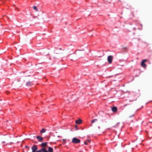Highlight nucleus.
<instances>
[{
    "label": "nucleus",
    "instance_id": "nucleus-13",
    "mask_svg": "<svg viewBox=\"0 0 152 152\" xmlns=\"http://www.w3.org/2000/svg\"><path fill=\"white\" fill-rule=\"evenodd\" d=\"M33 9L35 10L36 11H38L37 7L34 6L33 7Z\"/></svg>",
    "mask_w": 152,
    "mask_h": 152
},
{
    "label": "nucleus",
    "instance_id": "nucleus-8",
    "mask_svg": "<svg viewBox=\"0 0 152 152\" xmlns=\"http://www.w3.org/2000/svg\"><path fill=\"white\" fill-rule=\"evenodd\" d=\"M37 139L38 141L39 142H42L43 140V138L39 136H37Z\"/></svg>",
    "mask_w": 152,
    "mask_h": 152
},
{
    "label": "nucleus",
    "instance_id": "nucleus-5",
    "mask_svg": "<svg viewBox=\"0 0 152 152\" xmlns=\"http://www.w3.org/2000/svg\"><path fill=\"white\" fill-rule=\"evenodd\" d=\"M48 152L45 148H42L41 150L35 151V152Z\"/></svg>",
    "mask_w": 152,
    "mask_h": 152
},
{
    "label": "nucleus",
    "instance_id": "nucleus-9",
    "mask_svg": "<svg viewBox=\"0 0 152 152\" xmlns=\"http://www.w3.org/2000/svg\"><path fill=\"white\" fill-rule=\"evenodd\" d=\"M112 110L113 112H115L117 111V108L116 107H114L112 108Z\"/></svg>",
    "mask_w": 152,
    "mask_h": 152
},
{
    "label": "nucleus",
    "instance_id": "nucleus-14",
    "mask_svg": "<svg viewBox=\"0 0 152 152\" xmlns=\"http://www.w3.org/2000/svg\"><path fill=\"white\" fill-rule=\"evenodd\" d=\"M97 121V119H94L91 121V123H94L95 121Z\"/></svg>",
    "mask_w": 152,
    "mask_h": 152
},
{
    "label": "nucleus",
    "instance_id": "nucleus-10",
    "mask_svg": "<svg viewBox=\"0 0 152 152\" xmlns=\"http://www.w3.org/2000/svg\"><path fill=\"white\" fill-rule=\"evenodd\" d=\"M91 141L89 140H88L86 141H85L84 142V144L86 145H87L89 143H90Z\"/></svg>",
    "mask_w": 152,
    "mask_h": 152
},
{
    "label": "nucleus",
    "instance_id": "nucleus-6",
    "mask_svg": "<svg viewBox=\"0 0 152 152\" xmlns=\"http://www.w3.org/2000/svg\"><path fill=\"white\" fill-rule=\"evenodd\" d=\"M48 145V142H45L42 143L40 145V146L42 148H45V147H46Z\"/></svg>",
    "mask_w": 152,
    "mask_h": 152
},
{
    "label": "nucleus",
    "instance_id": "nucleus-4",
    "mask_svg": "<svg viewBox=\"0 0 152 152\" xmlns=\"http://www.w3.org/2000/svg\"><path fill=\"white\" fill-rule=\"evenodd\" d=\"M113 57L112 56H109L107 58V60L109 64H111L112 62Z\"/></svg>",
    "mask_w": 152,
    "mask_h": 152
},
{
    "label": "nucleus",
    "instance_id": "nucleus-3",
    "mask_svg": "<svg viewBox=\"0 0 152 152\" xmlns=\"http://www.w3.org/2000/svg\"><path fill=\"white\" fill-rule=\"evenodd\" d=\"M38 149V147L37 145H34L31 147L32 152H35V151H37Z\"/></svg>",
    "mask_w": 152,
    "mask_h": 152
},
{
    "label": "nucleus",
    "instance_id": "nucleus-12",
    "mask_svg": "<svg viewBox=\"0 0 152 152\" xmlns=\"http://www.w3.org/2000/svg\"><path fill=\"white\" fill-rule=\"evenodd\" d=\"M45 132V129H42L40 131V132L41 133H44Z\"/></svg>",
    "mask_w": 152,
    "mask_h": 152
},
{
    "label": "nucleus",
    "instance_id": "nucleus-1",
    "mask_svg": "<svg viewBox=\"0 0 152 152\" xmlns=\"http://www.w3.org/2000/svg\"><path fill=\"white\" fill-rule=\"evenodd\" d=\"M80 142V140L75 137L74 138L72 141V142L73 143L75 144L79 143Z\"/></svg>",
    "mask_w": 152,
    "mask_h": 152
},
{
    "label": "nucleus",
    "instance_id": "nucleus-2",
    "mask_svg": "<svg viewBox=\"0 0 152 152\" xmlns=\"http://www.w3.org/2000/svg\"><path fill=\"white\" fill-rule=\"evenodd\" d=\"M82 120L80 118H79L78 119L76 120L75 121V124H77L80 125L82 124Z\"/></svg>",
    "mask_w": 152,
    "mask_h": 152
},
{
    "label": "nucleus",
    "instance_id": "nucleus-11",
    "mask_svg": "<svg viewBox=\"0 0 152 152\" xmlns=\"http://www.w3.org/2000/svg\"><path fill=\"white\" fill-rule=\"evenodd\" d=\"M48 152H53V148L51 147H49L48 148Z\"/></svg>",
    "mask_w": 152,
    "mask_h": 152
},
{
    "label": "nucleus",
    "instance_id": "nucleus-7",
    "mask_svg": "<svg viewBox=\"0 0 152 152\" xmlns=\"http://www.w3.org/2000/svg\"><path fill=\"white\" fill-rule=\"evenodd\" d=\"M147 61V60L146 59L143 60L141 63V66L143 67H145L146 66V65L145 64V62Z\"/></svg>",
    "mask_w": 152,
    "mask_h": 152
}]
</instances>
